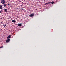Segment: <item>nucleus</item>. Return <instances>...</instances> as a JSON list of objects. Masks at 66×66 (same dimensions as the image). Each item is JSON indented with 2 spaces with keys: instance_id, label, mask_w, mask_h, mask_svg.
<instances>
[{
  "instance_id": "f257e3e1",
  "label": "nucleus",
  "mask_w": 66,
  "mask_h": 66,
  "mask_svg": "<svg viewBox=\"0 0 66 66\" xmlns=\"http://www.w3.org/2000/svg\"><path fill=\"white\" fill-rule=\"evenodd\" d=\"M1 2L2 3V4H4L5 2V1L4 0H1Z\"/></svg>"
},
{
  "instance_id": "f03ea898",
  "label": "nucleus",
  "mask_w": 66,
  "mask_h": 66,
  "mask_svg": "<svg viewBox=\"0 0 66 66\" xmlns=\"http://www.w3.org/2000/svg\"><path fill=\"white\" fill-rule=\"evenodd\" d=\"M34 16V14L33 13H32L31 14L29 15V16L30 17H32V16Z\"/></svg>"
},
{
  "instance_id": "7ed1b4c3",
  "label": "nucleus",
  "mask_w": 66,
  "mask_h": 66,
  "mask_svg": "<svg viewBox=\"0 0 66 66\" xmlns=\"http://www.w3.org/2000/svg\"><path fill=\"white\" fill-rule=\"evenodd\" d=\"M10 40V39H8L6 41V42L8 43V42H9Z\"/></svg>"
},
{
  "instance_id": "20e7f679",
  "label": "nucleus",
  "mask_w": 66,
  "mask_h": 66,
  "mask_svg": "<svg viewBox=\"0 0 66 66\" xmlns=\"http://www.w3.org/2000/svg\"><path fill=\"white\" fill-rule=\"evenodd\" d=\"M4 11L5 12H7V10L6 9H4Z\"/></svg>"
},
{
  "instance_id": "39448f33",
  "label": "nucleus",
  "mask_w": 66,
  "mask_h": 66,
  "mask_svg": "<svg viewBox=\"0 0 66 66\" xmlns=\"http://www.w3.org/2000/svg\"><path fill=\"white\" fill-rule=\"evenodd\" d=\"M10 37H11V35H9L7 38V39H9V38H10Z\"/></svg>"
},
{
  "instance_id": "423d86ee",
  "label": "nucleus",
  "mask_w": 66,
  "mask_h": 66,
  "mask_svg": "<svg viewBox=\"0 0 66 66\" xmlns=\"http://www.w3.org/2000/svg\"><path fill=\"white\" fill-rule=\"evenodd\" d=\"M21 24H18V26L19 27H20V26H21Z\"/></svg>"
},
{
  "instance_id": "0eeeda50",
  "label": "nucleus",
  "mask_w": 66,
  "mask_h": 66,
  "mask_svg": "<svg viewBox=\"0 0 66 66\" xmlns=\"http://www.w3.org/2000/svg\"><path fill=\"white\" fill-rule=\"evenodd\" d=\"M3 12V11L2 10H1L0 11V13H1V14H2V12Z\"/></svg>"
},
{
  "instance_id": "6e6552de",
  "label": "nucleus",
  "mask_w": 66,
  "mask_h": 66,
  "mask_svg": "<svg viewBox=\"0 0 66 66\" xmlns=\"http://www.w3.org/2000/svg\"><path fill=\"white\" fill-rule=\"evenodd\" d=\"M12 22H14V23L16 22V21H15V20H12Z\"/></svg>"
},
{
  "instance_id": "1a4fd4ad",
  "label": "nucleus",
  "mask_w": 66,
  "mask_h": 66,
  "mask_svg": "<svg viewBox=\"0 0 66 66\" xmlns=\"http://www.w3.org/2000/svg\"><path fill=\"white\" fill-rule=\"evenodd\" d=\"M49 3H50H50H51L52 4H53V3H54V2H49Z\"/></svg>"
},
{
  "instance_id": "9d476101",
  "label": "nucleus",
  "mask_w": 66,
  "mask_h": 66,
  "mask_svg": "<svg viewBox=\"0 0 66 66\" xmlns=\"http://www.w3.org/2000/svg\"><path fill=\"white\" fill-rule=\"evenodd\" d=\"M2 8V5H0V9H1Z\"/></svg>"
},
{
  "instance_id": "9b49d317",
  "label": "nucleus",
  "mask_w": 66,
  "mask_h": 66,
  "mask_svg": "<svg viewBox=\"0 0 66 66\" xmlns=\"http://www.w3.org/2000/svg\"><path fill=\"white\" fill-rule=\"evenodd\" d=\"M3 5L4 7H5V6H6V4H4Z\"/></svg>"
},
{
  "instance_id": "f8f14e48",
  "label": "nucleus",
  "mask_w": 66,
  "mask_h": 66,
  "mask_svg": "<svg viewBox=\"0 0 66 66\" xmlns=\"http://www.w3.org/2000/svg\"><path fill=\"white\" fill-rule=\"evenodd\" d=\"M3 26L4 27H5V26H6V24H5V25H3Z\"/></svg>"
},
{
  "instance_id": "ddd939ff",
  "label": "nucleus",
  "mask_w": 66,
  "mask_h": 66,
  "mask_svg": "<svg viewBox=\"0 0 66 66\" xmlns=\"http://www.w3.org/2000/svg\"><path fill=\"white\" fill-rule=\"evenodd\" d=\"M50 3H49V2H48V3H46V4H49Z\"/></svg>"
},
{
  "instance_id": "4468645a",
  "label": "nucleus",
  "mask_w": 66,
  "mask_h": 66,
  "mask_svg": "<svg viewBox=\"0 0 66 66\" xmlns=\"http://www.w3.org/2000/svg\"><path fill=\"white\" fill-rule=\"evenodd\" d=\"M3 48V46L2 47H0V48Z\"/></svg>"
},
{
  "instance_id": "2eb2a0df",
  "label": "nucleus",
  "mask_w": 66,
  "mask_h": 66,
  "mask_svg": "<svg viewBox=\"0 0 66 66\" xmlns=\"http://www.w3.org/2000/svg\"><path fill=\"white\" fill-rule=\"evenodd\" d=\"M7 5H9L10 4H9V3H8L7 4Z\"/></svg>"
},
{
  "instance_id": "dca6fc26",
  "label": "nucleus",
  "mask_w": 66,
  "mask_h": 66,
  "mask_svg": "<svg viewBox=\"0 0 66 66\" xmlns=\"http://www.w3.org/2000/svg\"><path fill=\"white\" fill-rule=\"evenodd\" d=\"M21 6H22V5H21Z\"/></svg>"
},
{
  "instance_id": "f3484780",
  "label": "nucleus",
  "mask_w": 66,
  "mask_h": 66,
  "mask_svg": "<svg viewBox=\"0 0 66 66\" xmlns=\"http://www.w3.org/2000/svg\"><path fill=\"white\" fill-rule=\"evenodd\" d=\"M21 9H22V10H23V8H22Z\"/></svg>"
},
{
  "instance_id": "a211bd4d",
  "label": "nucleus",
  "mask_w": 66,
  "mask_h": 66,
  "mask_svg": "<svg viewBox=\"0 0 66 66\" xmlns=\"http://www.w3.org/2000/svg\"><path fill=\"white\" fill-rule=\"evenodd\" d=\"M45 5H46V4L45 3Z\"/></svg>"
},
{
  "instance_id": "6ab92c4d",
  "label": "nucleus",
  "mask_w": 66,
  "mask_h": 66,
  "mask_svg": "<svg viewBox=\"0 0 66 66\" xmlns=\"http://www.w3.org/2000/svg\"><path fill=\"white\" fill-rule=\"evenodd\" d=\"M37 15H38V14H37Z\"/></svg>"
}]
</instances>
